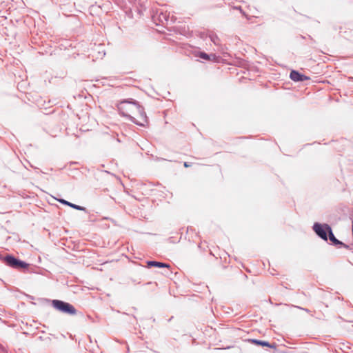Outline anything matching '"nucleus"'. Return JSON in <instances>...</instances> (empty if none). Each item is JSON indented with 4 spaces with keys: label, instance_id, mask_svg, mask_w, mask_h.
I'll return each mask as SVG.
<instances>
[{
    "label": "nucleus",
    "instance_id": "obj_15",
    "mask_svg": "<svg viewBox=\"0 0 353 353\" xmlns=\"http://www.w3.org/2000/svg\"><path fill=\"white\" fill-rule=\"evenodd\" d=\"M124 108V107H123V106H119V109H122V108Z\"/></svg>",
    "mask_w": 353,
    "mask_h": 353
},
{
    "label": "nucleus",
    "instance_id": "obj_4",
    "mask_svg": "<svg viewBox=\"0 0 353 353\" xmlns=\"http://www.w3.org/2000/svg\"><path fill=\"white\" fill-rule=\"evenodd\" d=\"M195 56L202 59L214 63H220L222 61L221 58L219 56H216L215 54H208L203 52H198L195 54Z\"/></svg>",
    "mask_w": 353,
    "mask_h": 353
},
{
    "label": "nucleus",
    "instance_id": "obj_2",
    "mask_svg": "<svg viewBox=\"0 0 353 353\" xmlns=\"http://www.w3.org/2000/svg\"><path fill=\"white\" fill-rule=\"evenodd\" d=\"M52 306L57 310L69 314H76L77 310L71 304L60 301L53 300L52 303Z\"/></svg>",
    "mask_w": 353,
    "mask_h": 353
},
{
    "label": "nucleus",
    "instance_id": "obj_9",
    "mask_svg": "<svg viewBox=\"0 0 353 353\" xmlns=\"http://www.w3.org/2000/svg\"><path fill=\"white\" fill-rule=\"evenodd\" d=\"M148 266H154L157 268H169L170 265L167 263H163L161 262H157L154 261H148Z\"/></svg>",
    "mask_w": 353,
    "mask_h": 353
},
{
    "label": "nucleus",
    "instance_id": "obj_11",
    "mask_svg": "<svg viewBox=\"0 0 353 353\" xmlns=\"http://www.w3.org/2000/svg\"><path fill=\"white\" fill-rule=\"evenodd\" d=\"M252 342L254 344H257V345H262V346H266V347H274V345L270 344L268 341H261V340H257V339H252Z\"/></svg>",
    "mask_w": 353,
    "mask_h": 353
},
{
    "label": "nucleus",
    "instance_id": "obj_6",
    "mask_svg": "<svg viewBox=\"0 0 353 353\" xmlns=\"http://www.w3.org/2000/svg\"><path fill=\"white\" fill-rule=\"evenodd\" d=\"M290 77L294 81H303L310 79V77H308L305 75L301 74V73H299V72H297L296 70H292L290 72Z\"/></svg>",
    "mask_w": 353,
    "mask_h": 353
},
{
    "label": "nucleus",
    "instance_id": "obj_12",
    "mask_svg": "<svg viewBox=\"0 0 353 353\" xmlns=\"http://www.w3.org/2000/svg\"><path fill=\"white\" fill-rule=\"evenodd\" d=\"M27 266H28V264L26 262L21 261H19V263L17 264V268H25Z\"/></svg>",
    "mask_w": 353,
    "mask_h": 353
},
{
    "label": "nucleus",
    "instance_id": "obj_7",
    "mask_svg": "<svg viewBox=\"0 0 353 353\" xmlns=\"http://www.w3.org/2000/svg\"><path fill=\"white\" fill-rule=\"evenodd\" d=\"M4 260L8 265L12 268H17V264L19 261L12 256H6Z\"/></svg>",
    "mask_w": 353,
    "mask_h": 353
},
{
    "label": "nucleus",
    "instance_id": "obj_1",
    "mask_svg": "<svg viewBox=\"0 0 353 353\" xmlns=\"http://www.w3.org/2000/svg\"><path fill=\"white\" fill-rule=\"evenodd\" d=\"M133 114L130 115L125 112H120L122 117H127L137 125L144 126L148 123V118L145 112H132Z\"/></svg>",
    "mask_w": 353,
    "mask_h": 353
},
{
    "label": "nucleus",
    "instance_id": "obj_8",
    "mask_svg": "<svg viewBox=\"0 0 353 353\" xmlns=\"http://www.w3.org/2000/svg\"><path fill=\"white\" fill-rule=\"evenodd\" d=\"M62 204H64V205H66L68 206H70L72 208H74V209H76L77 210H81V211H85L86 209L84 207H82V206H80V205H76V204H74V203H72L66 200H64V199H59L58 200Z\"/></svg>",
    "mask_w": 353,
    "mask_h": 353
},
{
    "label": "nucleus",
    "instance_id": "obj_10",
    "mask_svg": "<svg viewBox=\"0 0 353 353\" xmlns=\"http://www.w3.org/2000/svg\"><path fill=\"white\" fill-rule=\"evenodd\" d=\"M129 104L130 109H139L141 108L140 105L135 101H124L121 102L120 105H122L123 104Z\"/></svg>",
    "mask_w": 353,
    "mask_h": 353
},
{
    "label": "nucleus",
    "instance_id": "obj_5",
    "mask_svg": "<svg viewBox=\"0 0 353 353\" xmlns=\"http://www.w3.org/2000/svg\"><path fill=\"white\" fill-rule=\"evenodd\" d=\"M326 227H327V230L329 239L333 243L334 245H341L347 249L349 248V245L343 243V242H341L339 240H338L337 239H336V237L334 236V235L332 232V228L330 225H326Z\"/></svg>",
    "mask_w": 353,
    "mask_h": 353
},
{
    "label": "nucleus",
    "instance_id": "obj_13",
    "mask_svg": "<svg viewBox=\"0 0 353 353\" xmlns=\"http://www.w3.org/2000/svg\"><path fill=\"white\" fill-rule=\"evenodd\" d=\"M294 307H297V308H299L300 310H304L305 312H307V313L310 312V311L308 309H307V308H303V307H299V306H294Z\"/></svg>",
    "mask_w": 353,
    "mask_h": 353
},
{
    "label": "nucleus",
    "instance_id": "obj_14",
    "mask_svg": "<svg viewBox=\"0 0 353 353\" xmlns=\"http://www.w3.org/2000/svg\"><path fill=\"white\" fill-rule=\"evenodd\" d=\"M184 166H185V168H188V167H190V165L188 162H185V163H184Z\"/></svg>",
    "mask_w": 353,
    "mask_h": 353
},
{
    "label": "nucleus",
    "instance_id": "obj_3",
    "mask_svg": "<svg viewBox=\"0 0 353 353\" xmlns=\"http://www.w3.org/2000/svg\"><path fill=\"white\" fill-rule=\"evenodd\" d=\"M326 225H329L328 224H321L319 223H315L313 225V230L316 232V234L322 239L327 241V230Z\"/></svg>",
    "mask_w": 353,
    "mask_h": 353
}]
</instances>
